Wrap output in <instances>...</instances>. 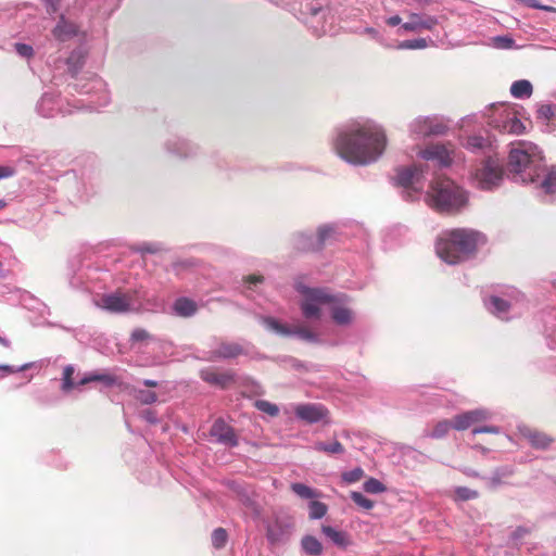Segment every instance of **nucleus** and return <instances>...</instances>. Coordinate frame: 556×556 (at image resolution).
Returning a JSON list of instances; mask_svg holds the SVG:
<instances>
[{
    "label": "nucleus",
    "mask_w": 556,
    "mask_h": 556,
    "mask_svg": "<svg viewBox=\"0 0 556 556\" xmlns=\"http://www.w3.org/2000/svg\"><path fill=\"white\" fill-rule=\"evenodd\" d=\"M388 143L381 125L369 118L351 119L336 129L332 146L339 157L355 166L377 162Z\"/></svg>",
    "instance_id": "1"
},
{
    "label": "nucleus",
    "mask_w": 556,
    "mask_h": 556,
    "mask_svg": "<svg viewBox=\"0 0 556 556\" xmlns=\"http://www.w3.org/2000/svg\"><path fill=\"white\" fill-rule=\"evenodd\" d=\"M508 168L515 182L533 184L549 201L556 200V166L546 169L541 150L528 141L513 144Z\"/></svg>",
    "instance_id": "2"
},
{
    "label": "nucleus",
    "mask_w": 556,
    "mask_h": 556,
    "mask_svg": "<svg viewBox=\"0 0 556 556\" xmlns=\"http://www.w3.org/2000/svg\"><path fill=\"white\" fill-rule=\"evenodd\" d=\"M294 288L302 295L300 308L306 319H319L325 308L336 325L349 326L353 323L352 300L345 293H332L327 288H311L299 281Z\"/></svg>",
    "instance_id": "3"
},
{
    "label": "nucleus",
    "mask_w": 556,
    "mask_h": 556,
    "mask_svg": "<svg viewBox=\"0 0 556 556\" xmlns=\"http://www.w3.org/2000/svg\"><path fill=\"white\" fill-rule=\"evenodd\" d=\"M76 90L81 94H89L90 100H79L75 104L61 99L59 94L46 92L42 94L36 105L37 113L42 117H53L56 114H72L75 110L86 109L89 111H99L106 106L111 97L106 89V84L98 76H92L85 84H77Z\"/></svg>",
    "instance_id": "4"
},
{
    "label": "nucleus",
    "mask_w": 556,
    "mask_h": 556,
    "mask_svg": "<svg viewBox=\"0 0 556 556\" xmlns=\"http://www.w3.org/2000/svg\"><path fill=\"white\" fill-rule=\"evenodd\" d=\"M485 237L473 229H452L442 233L435 243L437 255L442 262L455 265L472 255Z\"/></svg>",
    "instance_id": "5"
},
{
    "label": "nucleus",
    "mask_w": 556,
    "mask_h": 556,
    "mask_svg": "<svg viewBox=\"0 0 556 556\" xmlns=\"http://www.w3.org/2000/svg\"><path fill=\"white\" fill-rule=\"evenodd\" d=\"M430 189L426 194L430 207L440 213L454 214L462 211L468 203V193L450 178L433 173Z\"/></svg>",
    "instance_id": "6"
},
{
    "label": "nucleus",
    "mask_w": 556,
    "mask_h": 556,
    "mask_svg": "<svg viewBox=\"0 0 556 556\" xmlns=\"http://www.w3.org/2000/svg\"><path fill=\"white\" fill-rule=\"evenodd\" d=\"M429 164L399 167L393 178L394 184L403 188L402 197L406 201L420 198L428 176Z\"/></svg>",
    "instance_id": "7"
},
{
    "label": "nucleus",
    "mask_w": 556,
    "mask_h": 556,
    "mask_svg": "<svg viewBox=\"0 0 556 556\" xmlns=\"http://www.w3.org/2000/svg\"><path fill=\"white\" fill-rule=\"evenodd\" d=\"M518 114V108L515 104H494L492 114L489 116V124L502 134L521 135L527 127Z\"/></svg>",
    "instance_id": "8"
},
{
    "label": "nucleus",
    "mask_w": 556,
    "mask_h": 556,
    "mask_svg": "<svg viewBox=\"0 0 556 556\" xmlns=\"http://www.w3.org/2000/svg\"><path fill=\"white\" fill-rule=\"evenodd\" d=\"M294 531L293 517L283 510L273 514L266 525V539L271 545L286 544Z\"/></svg>",
    "instance_id": "9"
},
{
    "label": "nucleus",
    "mask_w": 556,
    "mask_h": 556,
    "mask_svg": "<svg viewBox=\"0 0 556 556\" xmlns=\"http://www.w3.org/2000/svg\"><path fill=\"white\" fill-rule=\"evenodd\" d=\"M478 188L486 191L500 187L504 179V169L501 160L493 155H488L477 168L475 174Z\"/></svg>",
    "instance_id": "10"
},
{
    "label": "nucleus",
    "mask_w": 556,
    "mask_h": 556,
    "mask_svg": "<svg viewBox=\"0 0 556 556\" xmlns=\"http://www.w3.org/2000/svg\"><path fill=\"white\" fill-rule=\"evenodd\" d=\"M447 130V121L440 115L417 116L408 124V134L413 139L442 136Z\"/></svg>",
    "instance_id": "11"
},
{
    "label": "nucleus",
    "mask_w": 556,
    "mask_h": 556,
    "mask_svg": "<svg viewBox=\"0 0 556 556\" xmlns=\"http://www.w3.org/2000/svg\"><path fill=\"white\" fill-rule=\"evenodd\" d=\"M208 351H203L199 359L204 362H216L219 359H230L243 354V348L237 342L224 341L217 337H212L208 341Z\"/></svg>",
    "instance_id": "12"
},
{
    "label": "nucleus",
    "mask_w": 556,
    "mask_h": 556,
    "mask_svg": "<svg viewBox=\"0 0 556 556\" xmlns=\"http://www.w3.org/2000/svg\"><path fill=\"white\" fill-rule=\"evenodd\" d=\"M264 327L273 331L277 334L285 336V337H296L303 341L316 343L318 342V336L313 332L312 330L305 328V327H289L288 325L279 323L274 317H264L263 319Z\"/></svg>",
    "instance_id": "13"
},
{
    "label": "nucleus",
    "mask_w": 556,
    "mask_h": 556,
    "mask_svg": "<svg viewBox=\"0 0 556 556\" xmlns=\"http://www.w3.org/2000/svg\"><path fill=\"white\" fill-rule=\"evenodd\" d=\"M296 419L308 425L324 422L329 424V410L320 403H301L294 406Z\"/></svg>",
    "instance_id": "14"
},
{
    "label": "nucleus",
    "mask_w": 556,
    "mask_h": 556,
    "mask_svg": "<svg viewBox=\"0 0 556 556\" xmlns=\"http://www.w3.org/2000/svg\"><path fill=\"white\" fill-rule=\"evenodd\" d=\"M485 308L494 316L502 320H508L517 315V299L510 296L504 299L498 295H490L483 300Z\"/></svg>",
    "instance_id": "15"
},
{
    "label": "nucleus",
    "mask_w": 556,
    "mask_h": 556,
    "mask_svg": "<svg viewBox=\"0 0 556 556\" xmlns=\"http://www.w3.org/2000/svg\"><path fill=\"white\" fill-rule=\"evenodd\" d=\"M164 149L178 159H190L198 155L200 148L194 142L180 136H170L164 142Z\"/></svg>",
    "instance_id": "16"
},
{
    "label": "nucleus",
    "mask_w": 556,
    "mask_h": 556,
    "mask_svg": "<svg viewBox=\"0 0 556 556\" xmlns=\"http://www.w3.org/2000/svg\"><path fill=\"white\" fill-rule=\"evenodd\" d=\"M92 269L89 264L85 265L79 257L70 261L67 267V279L71 287L75 289L87 288L88 280L92 279Z\"/></svg>",
    "instance_id": "17"
},
{
    "label": "nucleus",
    "mask_w": 556,
    "mask_h": 556,
    "mask_svg": "<svg viewBox=\"0 0 556 556\" xmlns=\"http://www.w3.org/2000/svg\"><path fill=\"white\" fill-rule=\"evenodd\" d=\"M97 306L115 314L127 313L132 309L131 298L119 292L103 294L97 301Z\"/></svg>",
    "instance_id": "18"
},
{
    "label": "nucleus",
    "mask_w": 556,
    "mask_h": 556,
    "mask_svg": "<svg viewBox=\"0 0 556 556\" xmlns=\"http://www.w3.org/2000/svg\"><path fill=\"white\" fill-rule=\"evenodd\" d=\"M439 24V18L434 15L412 12L408 20L401 25L397 34L419 33L421 30H432Z\"/></svg>",
    "instance_id": "19"
},
{
    "label": "nucleus",
    "mask_w": 556,
    "mask_h": 556,
    "mask_svg": "<svg viewBox=\"0 0 556 556\" xmlns=\"http://www.w3.org/2000/svg\"><path fill=\"white\" fill-rule=\"evenodd\" d=\"M418 155L439 169L447 168L452 164L451 153L444 144H431L420 150Z\"/></svg>",
    "instance_id": "20"
},
{
    "label": "nucleus",
    "mask_w": 556,
    "mask_h": 556,
    "mask_svg": "<svg viewBox=\"0 0 556 556\" xmlns=\"http://www.w3.org/2000/svg\"><path fill=\"white\" fill-rule=\"evenodd\" d=\"M91 382H99L106 389H111L114 387L124 388V381L122 377L109 370L88 371L83 375V377L77 381V384L85 386Z\"/></svg>",
    "instance_id": "21"
},
{
    "label": "nucleus",
    "mask_w": 556,
    "mask_h": 556,
    "mask_svg": "<svg viewBox=\"0 0 556 556\" xmlns=\"http://www.w3.org/2000/svg\"><path fill=\"white\" fill-rule=\"evenodd\" d=\"M491 417L492 414L490 410L477 408L456 415L452 420V426L455 430L464 431L480 421L491 419Z\"/></svg>",
    "instance_id": "22"
},
{
    "label": "nucleus",
    "mask_w": 556,
    "mask_h": 556,
    "mask_svg": "<svg viewBox=\"0 0 556 556\" xmlns=\"http://www.w3.org/2000/svg\"><path fill=\"white\" fill-rule=\"evenodd\" d=\"M210 434L215 438V441L219 444L229 447H236L239 444V440L233 428L222 418L214 421L211 427Z\"/></svg>",
    "instance_id": "23"
},
{
    "label": "nucleus",
    "mask_w": 556,
    "mask_h": 556,
    "mask_svg": "<svg viewBox=\"0 0 556 556\" xmlns=\"http://www.w3.org/2000/svg\"><path fill=\"white\" fill-rule=\"evenodd\" d=\"M519 434L528 440L530 445L538 450H545L552 443L553 439L544 432H541L536 429H532L527 425H519L517 427Z\"/></svg>",
    "instance_id": "24"
},
{
    "label": "nucleus",
    "mask_w": 556,
    "mask_h": 556,
    "mask_svg": "<svg viewBox=\"0 0 556 556\" xmlns=\"http://www.w3.org/2000/svg\"><path fill=\"white\" fill-rule=\"evenodd\" d=\"M197 312V302L187 296L177 298L172 305V313L178 317L189 318L194 316Z\"/></svg>",
    "instance_id": "25"
},
{
    "label": "nucleus",
    "mask_w": 556,
    "mask_h": 556,
    "mask_svg": "<svg viewBox=\"0 0 556 556\" xmlns=\"http://www.w3.org/2000/svg\"><path fill=\"white\" fill-rule=\"evenodd\" d=\"M321 533L336 546L345 549L351 545V536L344 530H339L331 526H321Z\"/></svg>",
    "instance_id": "26"
},
{
    "label": "nucleus",
    "mask_w": 556,
    "mask_h": 556,
    "mask_svg": "<svg viewBox=\"0 0 556 556\" xmlns=\"http://www.w3.org/2000/svg\"><path fill=\"white\" fill-rule=\"evenodd\" d=\"M293 248L299 252H318L321 250L317 247V239L311 232H299L293 238Z\"/></svg>",
    "instance_id": "27"
},
{
    "label": "nucleus",
    "mask_w": 556,
    "mask_h": 556,
    "mask_svg": "<svg viewBox=\"0 0 556 556\" xmlns=\"http://www.w3.org/2000/svg\"><path fill=\"white\" fill-rule=\"evenodd\" d=\"M200 376L205 382L220 388L227 387L233 380L231 374L218 372L212 369L201 370Z\"/></svg>",
    "instance_id": "28"
},
{
    "label": "nucleus",
    "mask_w": 556,
    "mask_h": 556,
    "mask_svg": "<svg viewBox=\"0 0 556 556\" xmlns=\"http://www.w3.org/2000/svg\"><path fill=\"white\" fill-rule=\"evenodd\" d=\"M338 236L339 231L337 225L325 224L319 226L315 236L317 239V247L323 249L326 244L334 242L338 239Z\"/></svg>",
    "instance_id": "29"
},
{
    "label": "nucleus",
    "mask_w": 556,
    "mask_h": 556,
    "mask_svg": "<svg viewBox=\"0 0 556 556\" xmlns=\"http://www.w3.org/2000/svg\"><path fill=\"white\" fill-rule=\"evenodd\" d=\"M514 469L509 466H503L494 469L489 477H482L489 489L495 490L504 484V479L510 477Z\"/></svg>",
    "instance_id": "30"
},
{
    "label": "nucleus",
    "mask_w": 556,
    "mask_h": 556,
    "mask_svg": "<svg viewBox=\"0 0 556 556\" xmlns=\"http://www.w3.org/2000/svg\"><path fill=\"white\" fill-rule=\"evenodd\" d=\"M54 38L59 41H66L77 34V27L75 24L67 22L64 16H61L60 21L52 30Z\"/></svg>",
    "instance_id": "31"
},
{
    "label": "nucleus",
    "mask_w": 556,
    "mask_h": 556,
    "mask_svg": "<svg viewBox=\"0 0 556 556\" xmlns=\"http://www.w3.org/2000/svg\"><path fill=\"white\" fill-rule=\"evenodd\" d=\"M300 547L302 553L307 556H321L324 553V546L321 542L316 536L311 534L302 536L300 541Z\"/></svg>",
    "instance_id": "32"
},
{
    "label": "nucleus",
    "mask_w": 556,
    "mask_h": 556,
    "mask_svg": "<svg viewBox=\"0 0 556 556\" xmlns=\"http://www.w3.org/2000/svg\"><path fill=\"white\" fill-rule=\"evenodd\" d=\"M76 372V367L72 364H68L63 367L62 377H61V390L64 393H68L77 387L81 384H77V381L74 380V375Z\"/></svg>",
    "instance_id": "33"
},
{
    "label": "nucleus",
    "mask_w": 556,
    "mask_h": 556,
    "mask_svg": "<svg viewBox=\"0 0 556 556\" xmlns=\"http://www.w3.org/2000/svg\"><path fill=\"white\" fill-rule=\"evenodd\" d=\"M465 148L473 153H483L486 156L489 155L486 153V150L491 149V146L489 141L483 138L482 136H470L467 138L466 142L464 143Z\"/></svg>",
    "instance_id": "34"
},
{
    "label": "nucleus",
    "mask_w": 556,
    "mask_h": 556,
    "mask_svg": "<svg viewBox=\"0 0 556 556\" xmlns=\"http://www.w3.org/2000/svg\"><path fill=\"white\" fill-rule=\"evenodd\" d=\"M532 84L527 79L516 80L510 86V93L516 99H527L532 94Z\"/></svg>",
    "instance_id": "35"
},
{
    "label": "nucleus",
    "mask_w": 556,
    "mask_h": 556,
    "mask_svg": "<svg viewBox=\"0 0 556 556\" xmlns=\"http://www.w3.org/2000/svg\"><path fill=\"white\" fill-rule=\"evenodd\" d=\"M66 64L72 75H76L85 64V54L81 50L72 51L67 58Z\"/></svg>",
    "instance_id": "36"
},
{
    "label": "nucleus",
    "mask_w": 556,
    "mask_h": 556,
    "mask_svg": "<svg viewBox=\"0 0 556 556\" xmlns=\"http://www.w3.org/2000/svg\"><path fill=\"white\" fill-rule=\"evenodd\" d=\"M429 42H433L431 39L426 38H414V39H406L397 45L399 50H419L425 49L429 46Z\"/></svg>",
    "instance_id": "37"
},
{
    "label": "nucleus",
    "mask_w": 556,
    "mask_h": 556,
    "mask_svg": "<svg viewBox=\"0 0 556 556\" xmlns=\"http://www.w3.org/2000/svg\"><path fill=\"white\" fill-rule=\"evenodd\" d=\"M314 450L327 454H342L344 452V447L339 441H333L331 443L317 442L314 445Z\"/></svg>",
    "instance_id": "38"
},
{
    "label": "nucleus",
    "mask_w": 556,
    "mask_h": 556,
    "mask_svg": "<svg viewBox=\"0 0 556 556\" xmlns=\"http://www.w3.org/2000/svg\"><path fill=\"white\" fill-rule=\"evenodd\" d=\"M328 507L319 501H311L308 504V516L313 520L321 519L327 514Z\"/></svg>",
    "instance_id": "39"
},
{
    "label": "nucleus",
    "mask_w": 556,
    "mask_h": 556,
    "mask_svg": "<svg viewBox=\"0 0 556 556\" xmlns=\"http://www.w3.org/2000/svg\"><path fill=\"white\" fill-rule=\"evenodd\" d=\"M291 490L301 498L312 500L317 496L316 491L304 483H292Z\"/></svg>",
    "instance_id": "40"
},
{
    "label": "nucleus",
    "mask_w": 556,
    "mask_h": 556,
    "mask_svg": "<svg viewBox=\"0 0 556 556\" xmlns=\"http://www.w3.org/2000/svg\"><path fill=\"white\" fill-rule=\"evenodd\" d=\"M135 397L141 404L150 405L157 401V395L154 391L144 390V389H136Z\"/></svg>",
    "instance_id": "41"
},
{
    "label": "nucleus",
    "mask_w": 556,
    "mask_h": 556,
    "mask_svg": "<svg viewBox=\"0 0 556 556\" xmlns=\"http://www.w3.org/2000/svg\"><path fill=\"white\" fill-rule=\"evenodd\" d=\"M351 500L361 508L365 510H370L374 508L375 503L370 498L366 497L363 493L357 491H352L350 494Z\"/></svg>",
    "instance_id": "42"
},
{
    "label": "nucleus",
    "mask_w": 556,
    "mask_h": 556,
    "mask_svg": "<svg viewBox=\"0 0 556 556\" xmlns=\"http://www.w3.org/2000/svg\"><path fill=\"white\" fill-rule=\"evenodd\" d=\"M451 428H453L452 421L441 420L434 426L433 430L428 434V437L432 439L444 438Z\"/></svg>",
    "instance_id": "43"
},
{
    "label": "nucleus",
    "mask_w": 556,
    "mask_h": 556,
    "mask_svg": "<svg viewBox=\"0 0 556 556\" xmlns=\"http://www.w3.org/2000/svg\"><path fill=\"white\" fill-rule=\"evenodd\" d=\"M363 489L365 492L370 494H380L387 490L386 485L376 478H369L366 480L363 484Z\"/></svg>",
    "instance_id": "44"
},
{
    "label": "nucleus",
    "mask_w": 556,
    "mask_h": 556,
    "mask_svg": "<svg viewBox=\"0 0 556 556\" xmlns=\"http://www.w3.org/2000/svg\"><path fill=\"white\" fill-rule=\"evenodd\" d=\"M254 406L262 413L269 415L270 417H276L279 415V407L265 400H257L254 403Z\"/></svg>",
    "instance_id": "45"
},
{
    "label": "nucleus",
    "mask_w": 556,
    "mask_h": 556,
    "mask_svg": "<svg viewBox=\"0 0 556 556\" xmlns=\"http://www.w3.org/2000/svg\"><path fill=\"white\" fill-rule=\"evenodd\" d=\"M228 540L227 531L224 528H217L212 533V544L215 548H223Z\"/></svg>",
    "instance_id": "46"
},
{
    "label": "nucleus",
    "mask_w": 556,
    "mask_h": 556,
    "mask_svg": "<svg viewBox=\"0 0 556 556\" xmlns=\"http://www.w3.org/2000/svg\"><path fill=\"white\" fill-rule=\"evenodd\" d=\"M365 472L361 467H355L351 470L344 471L341 475L342 480L348 483H355L364 477Z\"/></svg>",
    "instance_id": "47"
},
{
    "label": "nucleus",
    "mask_w": 556,
    "mask_h": 556,
    "mask_svg": "<svg viewBox=\"0 0 556 556\" xmlns=\"http://www.w3.org/2000/svg\"><path fill=\"white\" fill-rule=\"evenodd\" d=\"M456 497L460 501H469L478 497V492L467 486H457L455 489Z\"/></svg>",
    "instance_id": "48"
},
{
    "label": "nucleus",
    "mask_w": 556,
    "mask_h": 556,
    "mask_svg": "<svg viewBox=\"0 0 556 556\" xmlns=\"http://www.w3.org/2000/svg\"><path fill=\"white\" fill-rule=\"evenodd\" d=\"M16 53L24 59H30L34 56V48L30 45L16 42L14 45Z\"/></svg>",
    "instance_id": "49"
},
{
    "label": "nucleus",
    "mask_w": 556,
    "mask_h": 556,
    "mask_svg": "<svg viewBox=\"0 0 556 556\" xmlns=\"http://www.w3.org/2000/svg\"><path fill=\"white\" fill-rule=\"evenodd\" d=\"M359 34L361 35H366L368 36L370 39L379 42V43H383L384 42V38H383V35L380 33L379 29L375 28V27H364L359 30Z\"/></svg>",
    "instance_id": "50"
},
{
    "label": "nucleus",
    "mask_w": 556,
    "mask_h": 556,
    "mask_svg": "<svg viewBox=\"0 0 556 556\" xmlns=\"http://www.w3.org/2000/svg\"><path fill=\"white\" fill-rule=\"evenodd\" d=\"M493 42L500 49H510L515 45V40L509 36H496L493 38Z\"/></svg>",
    "instance_id": "51"
},
{
    "label": "nucleus",
    "mask_w": 556,
    "mask_h": 556,
    "mask_svg": "<svg viewBox=\"0 0 556 556\" xmlns=\"http://www.w3.org/2000/svg\"><path fill=\"white\" fill-rule=\"evenodd\" d=\"M519 2L531 9L542 10L546 12H556V9L554 7L542 4L539 0H519Z\"/></svg>",
    "instance_id": "52"
},
{
    "label": "nucleus",
    "mask_w": 556,
    "mask_h": 556,
    "mask_svg": "<svg viewBox=\"0 0 556 556\" xmlns=\"http://www.w3.org/2000/svg\"><path fill=\"white\" fill-rule=\"evenodd\" d=\"M237 497L238 500L247 507L249 508H254L255 506V501L254 498L251 496V493L249 492V490L244 486V489H242L238 494H237Z\"/></svg>",
    "instance_id": "53"
},
{
    "label": "nucleus",
    "mask_w": 556,
    "mask_h": 556,
    "mask_svg": "<svg viewBox=\"0 0 556 556\" xmlns=\"http://www.w3.org/2000/svg\"><path fill=\"white\" fill-rule=\"evenodd\" d=\"M536 112L539 118L548 121L555 115V108L551 104H542Z\"/></svg>",
    "instance_id": "54"
},
{
    "label": "nucleus",
    "mask_w": 556,
    "mask_h": 556,
    "mask_svg": "<svg viewBox=\"0 0 556 556\" xmlns=\"http://www.w3.org/2000/svg\"><path fill=\"white\" fill-rule=\"evenodd\" d=\"M33 365H34L33 363H26L22 366L16 367V366H12V365L2 364V365H0V370L5 372L7 375H9V374L24 371V370L30 368Z\"/></svg>",
    "instance_id": "55"
},
{
    "label": "nucleus",
    "mask_w": 556,
    "mask_h": 556,
    "mask_svg": "<svg viewBox=\"0 0 556 556\" xmlns=\"http://www.w3.org/2000/svg\"><path fill=\"white\" fill-rule=\"evenodd\" d=\"M130 339L134 342H140V341L152 339V337L146 329L136 328L132 330Z\"/></svg>",
    "instance_id": "56"
},
{
    "label": "nucleus",
    "mask_w": 556,
    "mask_h": 556,
    "mask_svg": "<svg viewBox=\"0 0 556 556\" xmlns=\"http://www.w3.org/2000/svg\"><path fill=\"white\" fill-rule=\"evenodd\" d=\"M501 432V428L497 426H481V427H475L472 429V434H479V433H492V434H498Z\"/></svg>",
    "instance_id": "57"
},
{
    "label": "nucleus",
    "mask_w": 556,
    "mask_h": 556,
    "mask_svg": "<svg viewBox=\"0 0 556 556\" xmlns=\"http://www.w3.org/2000/svg\"><path fill=\"white\" fill-rule=\"evenodd\" d=\"M162 249L157 243H142L139 245L138 251L141 253L154 254L160 252Z\"/></svg>",
    "instance_id": "58"
},
{
    "label": "nucleus",
    "mask_w": 556,
    "mask_h": 556,
    "mask_svg": "<svg viewBox=\"0 0 556 556\" xmlns=\"http://www.w3.org/2000/svg\"><path fill=\"white\" fill-rule=\"evenodd\" d=\"M141 417L151 425H156L159 422L156 413L150 408L142 410Z\"/></svg>",
    "instance_id": "59"
},
{
    "label": "nucleus",
    "mask_w": 556,
    "mask_h": 556,
    "mask_svg": "<svg viewBox=\"0 0 556 556\" xmlns=\"http://www.w3.org/2000/svg\"><path fill=\"white\" fill-rule=\"evenodd\" d=\"M264 281V278L262 276H249L245 280V285L248 289L257 288L258 285H262Z\"/></svg>",
    "instance_id": "60"
},
{
    "label": "nucleus",
    "mask_w": 556,
    "mask_h": 556,
    "mask_svg": "<svg viewBox=\"0 0 556 556\" xmlns=\"http://www.w3.org/2000/svg\"><path fill=\"white\" fill-rule=\"evenodd\" d=\"M49 14H54L59 10L60 0H41Z\"/></svg>",
    "instance_id": "61"
},
{
    "label": "nucleus",
    "mask_w": 556,
    "mask_h": 556,
    "mask_svg": "<svg viewBox=\"0 0 556 556\" xmlns=\"http://www.w3.org/2000/svg\"><path fill=\"white\" fill-rule=\"evenodd\" d=\"M224 484L231 491L233 492L236 495L242 490L244 489V485L235 481V480H226L224 482Z\"/></svg>",
    "instance_id": "62"
},
{
    "label": "nucleus",
    "mask_w": 556,
    "mask_h": 556,
    "mask_svg": "<svg viewBox=\"0 0 556 556\" xmlns=\"http://www.w3.org/2000/svg\"><path fill=\"white\" fill-rule=\"evenodd\" d=\"M386 24L391 26V27H395V26H400L403 24L402 23V18L400 15H392V16H389L384 20Z\"/></svg>",
    "instance_id": "63"
},
{
    "label": "nucleus",
    "mask_w": 556,
    "mask_h": 556,
    "mask_svg": "<svg viewBox=\"0 0 556 556\" xmlns=\"http://www.w3.org/2000/svg\"><path fill=\"white\" fill-rule=\"evenodd\" d=\"M13 174V170L8 166L0 165V179L10 177Z\"/></svg>",
    "instance_id": "64"
}]
</instances>
